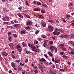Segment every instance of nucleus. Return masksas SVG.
Instances as JSON below:
<instances>
[{"label": "nucleus", "instance_id": "338daca9", "mask_svg": "<svg viewBox=\"0 0 74 74\" xmlns=\"http://www.w3.org/2000/svg\"><path fill=\"white\" fill-rule=\"evenodd\" d=\"M8 72L10 74H11V73H12V71L10 70Z\"/></svg>", "mask_w": 74, "mask_h": 74}, {"label": "nucleus", "instance_id": "2eb2a0df", "mask_svg": "<svg viewBox=\"0 0 74 74\" xmlns=\"http://www.w3.org/2000/svg\"><path fill=\"white\" fill-rule=\"evenodd\" d=\"M17 15H18V16L20 18H23V16L20 13L17 14Z\"/></svg>", "mask_w": 74, "mask_h": 74}, {"label": "nucleus", "instance_id": "6ab92c4d", "mask_svg": "<svg viewBox=\"0 0 74 74\" xmlns=\"http://www.w3.org/2000/svg\"><path fill=\"white\" fill-rule=\"evenodd\" d=\"M7 28H8V29H14V27L13 26H8L7 27Z\"/></svg>", "mask_w": 74, "mask_h": 74}, {"label": "nucleus", "instance_id": "7c9ffc66", "mask_svg": "<svg viewBox=\"0 0 74 74\" xmlns=\"http://www.w3.org/2000/svg\"><path fill=\"white\" fill-rule=\"evenodd\" d=\"M22 68L21 67L19 66L18 68V71H21V70H22Z\"/></svg>", "mask_w": 74, "mask_h": 74}, {"label": "nucleus", "instance_id": "ddd939ff", "mask_svg": "<svg viewBox=\"0 0 74 74\" xmlns=\"http://www.w3.org/2000/svg\"><path fill=\"white\" fill-rule=\"evenodd\" d=\"M41 23L42 26L43 27H46V23L42 22Z\"/></svg>", "mask_w": 74, "mask_h": 74}, {"label": "nucleus", "instance_id": "37998d69", "mask_svg": "<svg viewBox=\"0 0 74 74\" xmlns=\"http://www.w3.org/2000/svg\"><path fill=\"white\" fill-rule=\"evenodd\" d=\"M18 10H22V6H20L18 8Z\"/></svg>", "mask_w": 74, "mask_h": 74}, {"label": "nucleus", "instance_id": "9d476101", "mask_svg": "<svg viewBox=\"0 0 74 74\" xmlns=\"http://www.w3.org/2000/svg\"><path fill=\"white\" fill-rule=\"evenodd\" d=\"M1 53L2 55H3V56H4V55H5V56H6L8 55L7 53L5 51L2 52Z\"/></svg>", "mask_w": 74, "mask_h": 74}, {"label": "nucleus", "instance_id": "e433bc0d", "mask_svg": "<svg viewBox=\"0 0 74 74\" xmlns=\"http://www.w3.org/2000/svg\"><path fill=\"white\" fill-rule=\"evenodd\" d=\"M45 62V65H46V66H47L49 64V63L47 61H46Z\"/></svg>", "mask_w": 74, "mask_h": 74}, {"label": "nucleus", "instance_id": "680f3d73", "mask_svg": "<svg viewBox=\"0 0 74 74\" xmlns=\"http://www.w3.org/2000/svg\"><path fill=\"white\" fill-rule=\"evenodd\" d=\"M38 33H39V31H38V30H37L35 34H37Z\"/></svg>", "mask_w": 74, "mask_h": 74}, {"label": "nucleus", "instance_id": "393cba45", "mask_svg": "<svg viewBox=\"0 0 74 74\" xmlns=\"http://www.w3.org/2000/svg\"><path fill=\"white\" fill-rule=\"evenodd\" d=\"M31 48H32V49H37V48H36V47L35 46H31Z\"/></svg>", "mask_w": 74, "mask_h": 74}, {"label": "nucleus", "instance_id": "5701e85b", "mask_svg": "<svg viewBox=\"0 0 74 74\" xmlns=\"http://www.w3.org/2000/svg\"><path fill=\"white\" fill-rule=\"evenodd\" d=\"M16 48L17 49H18V50H19V49H21V46L19 45H17Z\"/></svg>", "mask_w": 74, "mask_h": 74}, {"label": "nucleus", "instance_id": "423d86ee", "mask_svg": "<svg viewBox=\"0 0 74 74\" xmlns=\"http://www.w3.org/2000/svg\"><path fill=\"white\" fill-rule=\"evenodd\" d=\"M8 39L9 41H10V42H11L12 40H13V38H12V37H11V36L10 35H8Z\"/></svg>", "mask_w": 74, "mask_h": 74}, {"label": "nucleus", "instance_id": "ea45409f", "mask_svg": "<svg viewBox=\"0 0 74 74\" xmlns=\"http://www.w3.org/2000/svg\"><path fill=\"white\" fill-rule=\"evenodd\" d=\"M14 37H18V35H16V34H13Z\"/></svg>", "mask_w": 74, "mask_h": 74}, {"label": "nucleus", "instance_id": "0e129e2a", "mask_svg": "<svg viewBox=\"0 0 74 74\" xmlns=\"http://www.w3.org/2000/svg\"><path fill=\"white\" fill-rule=\"evenodd\" d=\"M28 45L29 47H31L32 46V45L28 43Z\"/></svg>", "mask_w": 74, "mask_h": 74}, {"label": "nucleus", "instance_id": "79ce46f5", "mask_svg": "<svg viewBox=\"0 0 74 74\" xmlns=\"http://www.w3.org/2000/svg\"><path fill=\"white\" fill-rule=\"evenodd\" d=\"M73 3H70L69 4V6L70 7H72V6H73Z\"/></svg>", "mask_w": 74, "mask_h": 74}, {"label": "nucleus", "instance_id": "4c0bfd02", "mask_svg": "<svg viewBox=\"0 0 74 74\" xmlns=\"http://www.w3.org/2000/svg\"><path fill=\"white\" fill-rule=\"evenodd\" d=\"M70 53L71 55H74V51L73 50H72V51H71L70 52Z\"/></svg>", "mask_w": 74, "mask_h": 74}, {"label": "nucleus", "instance_id": "f8f14e48", "mask_svg": "<svg viewBox=\"0 0 74 74\" xmlns=\"http://www.w3.org/2000/svg\"><path fill=\"white\" fill-rule=\"evenodd\" d=\"M15 23H19V20L18 19H16L14 21Z\"/></svg>", "mask_w": 74, "mask_h": 74}, {"label": "nucleus", "instance_id": "a18cd8bd", "mask_svg": "<svg viewBox=\"0 0 74 74\" xmlns=\"http://www.w3.org/2000/svg\"><path fill=\"white\" fill-rule=\"evenodd\" d=\"M34 72L35 73H38V71L35 70H34Z\"/></svg>", "mask_w": 74, "mask_h": 74}, {"label": "nucleus", "instance_id": "a211bd4d", "mask_svg": "<svg viewBox=\"0 0 74 74\" xmlns=\"http://www.w3.org/2000/svg\"><path fill=\"white\" fill-rule=\"evenodd\" d=\"M10 23L9 21L8 22L5 21V22H3V23L4 24H5V25H8L10 24Z\"/></svg>", "mask_w": 74, "mask_h": 74}, {"label": "nucleus", "instance_id": "3c124183", "mask_svg": "<svg viewBox=\"0 0 74 74\" xmlns=\"http://www.w3.org/2000/svg\"><path fill=\"white\" fill-rule=\"evenodd\" d=\"M41 12L42 14H44L45 12V11L44 10H42L41 11Z\"/></svg>", "mask_w": 74, "mask_h": 74}, {"label": "nucleus", "instance_id": "13d9d810", "mask_svg": "<svg viewBox=\"0 0 74 74\" xmlns=\"http://www.w3.org/2000/svg\"><path fill=\"white\" fill-rule=\"evenodd\" d=\"M42 39H41V38H37V40H38V41H41V40H42Z\"/></svg>", "mask_w": 74, "mask_h": 74}, {"label": "nucleus", "instance_id": "bf43d9fd", "mask_svg": "<svg viewBox=\"0 0 74 74\" xmlns=\"http://www.w3.org/2000/svg\"><path fill=\"white\" fill-rule=\"evenodd\" d=\"M67 68L66 67H64L63 69V70H64V71H65L66 70H67Z\"/></svg>", "mask_w": 74, "mask_h": 74}, {"label": "nucleus", "instance_id": "b1692460", "mask_svg": "<svg viewBox=\"0 0 74 74\" xmlns=\"http://www.w3.org/2000/svg\"><path fill=\"white\" fill-rule=\"evenodd\" d=\"M9 46L10 47H13L14 46V44L13 43H11L9 45Z\"/></svg>", "mask_w": 74, "mask_h": 74}, {"label": "nucleus", "instance_id": "58836bf2", "mask_svg": "<svg viewBox=\"0 0 74 74\" xmlns=\"http://www.w3.org/2000/svg\"><path fill=\"white\" fill-rule=\"evenodd\" d=\"M62 58H65V59H67V56L65 55H63L62 56Z\"/></svg>", "mask_w": 74, "mask_h": 74}, {"label": "nucleus", "instance_id": "6e6552de", "mask_svg": "<svg viewBox=\"0 0 74 74\" xmlns=\"http://www.w3.org/2000/svg\"><path fill=\"white\" fill-rule=\"evenodd\" d=\"M55 63H60V60L59 59H56L55 60Z\"/></svg>", "mask_w": 74, "mask_h": 74}, {"label": "nucleus", "instance_id": "052dcab7", "mask_svg": "<svg viewBox=\"0 0 74 74\" xmlns=\"http://www.w3.org/2000/svg\"><path fill=\"white\" fill-rule=\"evenodd\" d=\"M52 38L53 40H56V38H55V36H52Z\"/></svg>", "mask_w": 74, "mask_h": 74}, {"label": "nucleus", "instance_id": "7ed1b4c3", "mask_svg": "<svg viewBox=\"0 0 74 74\" xmlns=\"http://www.w3.org/2000/svg\"><path fill=\"white\" fill-rule=\"evenodd\" d=\"M2 19L3 21H8L10 20V18L9 17L7 16H5L2 18Z\"/></svg>", "mask_w": 74, "mask_h": 74}, {"label": "nucleus", "instance_id": "de8ad7c7", "mask_svg": "<svg viewBox=\"0 0 74 74\" xmlns=\"http://www.w3.org/2000/svg\"><path fill=\"white\" fill-rule=\"evenodd\" d=\"M26 53H27V54H29L30 53H31V52L29 51H26Z\"/></svg>", "mask_w": 74, "mask_h": 74}, {"label": "nucleus", "instance_id": "39448f33", "mask_svg": "<svg viewBox=\"0 0 74 74\" xmlns=\"http://www.w3.org/2000/svg\"><path fill=\"white\" fill-rule=\"evenodd\" d=\"M53 34L56 36H59L60 34V32H53Z\"/></svg>", "mask_w": 74, "mask_h": 74}, {"label": "nucleus", "instance_id": "4d7b16f0", "mask_svg": "<svg viewBox=\"0 0 74 74\" xmlns=\"http://www.w3.org/2000/svg\"><path fill=\"white\" fill-rule=\"evenodd\" d=\"M40 18L41 19H44V16H42V15H40Z\"/></svg>", "mask_w": 74, "mask_h": 74}, {"label": "nucleus", "instance_id": "dca6fc26", "mask_svg": "<svg viewBox=\"0 0 74 74\" xmlns=\"http://www.w3.org/2000/svg\"><path fill=\"white\" fill-rule=\"evenodd\" d=\"M27 25L28 26L32 25V23L30 21L27 22Z\"/></svg>", "mask_w": 74, "mask_h": 74}, {"label": "nucleus", "instance_id": "774afa93", "mask_svg": "<svg viewBox=\"0 0 74 74\" xmlns=\"http://www.w3.org/2000/svg\"><path fill=\"white\" fill-rule=\"evenodd\" d=\"M33 3L35 4H37V3L36 2V1H34L33 2Z\"/></svg>", "mask_w": 74, "mask_h": 74}, {"label": "nucleus", "instance_id": "c9c22d12", "mask_svg": "<svg viewBox=\"0 0 74 74\" xmlns=\"http://www.w3.org/2000/svg\"><path fill=\"white\" fill-rule=\"evenodd\" d=\"M41 37L42 38H46V36L44 35H41Z\"/></svg>", "mask_w": 74, "mask_h": 74}, {"label": "nucleus", "instance_id": "8fccbe9b", "mask_svg": "<svg viewBox=\"0 0 74 74\" xmlns=\"http://www.w3.org/2000/svg\"><path fill=\"white\" fill-rule=\"evenodd\" d=\"M11 56H12V57L13 59H15V56H14V55L12 54Z\"/></svg>", "mask_w": 74, "mask_h": 74}, {"label": "nucleus", "instance_id": "f704fd0d", "mask_svg": "<svg viewBox=\"0 0 74 74\" xmlns=\"http://www.w3.org/2000/svg\"><path fill=\"white\" fill-rule=\"evenodd\" d=\"M59 29H58V28L55 27L54 29L55 31H59Z\"/></svg>", "mask_w": 74, "mask_h": 74}, {"label": "nucleus", "instance_id": "bb28decb", "mask_svg": "<svg viewBox=\"0 0 74 74\" xmlns=\"http://www.w3.org/2000/svg\"><path fill=\"white\" fill-rule=\"evenodd\" d=\"M48 22H50V23H53V20H49L48 21Z\"/></svg>", "mask_w": 74, "mask_h": 74}, {"label": "nucleus", "instance_id": "603ef678", "mask_svg": "<svg viewBox=\"0 0 74 74\" xmlns=\"http://www.w3.org/2000/svg\"><path fill=\"white\" fill-rule=\"evenodd\" d=\"M64 35H60L59 37L60 38H64Z\"/></svg>", "mask_w": 74, "mask_h": 74}, {"label": "nucleus", "instance_id": "1a4fd4ad", "mask_svg": "<svg viewBox=\"0 0 74 74\" xmlns=\"http://www.w3.org/2000/svg\"><path fill=\"white\" fill-rule=\"evenodd\" d=\"M26 30H23L21 32V34H24L25 33H26Z\"/></svg>", "mask_w": 74, "mask_h": 74}, {"label": "nucleus", "instance_id": "5fc2aeb1", "mask_svg": "<svg viewBox=\"0 0 74 74\" xmlns=\"http://www.w3.org/2000/svg\"><path fill=\"white\" fill-rule=\"evenodd\" d=\"M40 67L41 68H42V69H45V67H44V66L42 65H41V66H40Z\"/></svg>", "mask_w": 74, "mask_h": 74}, {"label": "nucleus", "instance_id": "aec40b11", "mask_svg": "<svg viewBox=\"0 0 74 74\" xmlns=\"http://www.w3.org/2000/svg\"><path fill=\"white\" fill-rule=\"evenodd\" d=\"M40 60L41 62H45L46 61V60H45V59L44 58H42L40 59Z\"/></svg>", "mask_w": 74, "mask_h": 74}, {"label": "nucleus", "instance_id": "6e6d98bb", "mask_svg": "<svg viewBox=\"0 0 74 74\" xmlns=\"http://www.w3.org/2000/svg\"><path fill=\"white\" fill-rule=\"evenodd\" d=\"M3 11L4 12H7V10L5 9H4L3 10Z\"/></svg>", "mask_w": 74, "mask_h": 74}, {"label": "nucleus", "instance_id": "a19ab883", "mask_svg": "<svg viewBox=\"0 0 74 74\" xmlns=\"http://www.w3.org/2000/svg\"><path fill=\"white\" fill-rule=\"evenodd\" d=\"M44 43L43 44V46L44 47H47V43Z\"/></svg>", "mask_w": 74, "mask_h": 74}, {"label": "nucleus", "instance_id": "c85d7f7f", "mask_svg": "<svg viewBox=\"0 0 74 74\" xmlns=\"http://www.w3.org/2000/svg\"><path fill=\"white\" fill-rule=\"evenodd\" d=\"M60 46L61 47L60 48H63L64 47V45L63 44H61L60 45Z\"/></svg>", "mask_w": 74, "mask_h": 74}, {"label": "nucleus", "instance_id": "864d4df0", "mask_svg": "<svg viewBox=\"0 0 74 74\" xmlns=\"http://www.w3.org/2000/svg\"><path fill=\"white\" fill-rule=\"evenodd\" d=\"M10 23L12 25H14V21H11Z\"/></svg>", "mask_w": 74, "mask_h": 74}, {"label": "nucleus", "instance_id": "09e8293b", "mask_svg": "<svg viewBox=\"0 0 74 74\" xmlns=\"http://www.w3.org/2000/svg\"><path fill=\"white\" fill-rule=\"evenodd\" d=\"M25 29H26V30H27V29H29V30H30V27H25Z\"/></svg>", "mask_w": 74, "mask_h": 74}, {"label": "nucleus", "instance_id": "4be33fe9", "mask_svg": "<svg viewBox=\"0 0 74 74\" xmlns=\"http://www.w3.org/2000/svg\"><path fill=\"white\" fill-rule=\"evenodd\" d=\"M24 16L26 17V18H30V16H29L28 15L26 14L25 13H24Z\"/></svg>", "mask_w": 74, "mask_h": 74}, {"label": "nucleus", "instance_id": "a878e982", "mask_svg": "<svg viewBox=\"0 0 74 74\" xmlns=\"http://www.w3.org/2000/svg\"><path fill=\"white\" fill-rule=\"evenodd\" d=\"M11 65L12 67H15V63L12 62L11 63Z\"/></svg>", "mask_w": 74, "mask_h": 74}, {"label": "nucleus", "instance_id": "f03ea898", "mask_svg": "<svg viewBox=\"0 0 74 74\" xmlns=\"http://www.w3.org/2000/svg\"><path fill=\"white\" fill-rule=\"evenodd\" d=\"M53 27L51 25H48V29H47V31L48 32H52L53 30Z\"/></svg>", "mask_w": 74, "mask_h": 74}, {"label": "nucleus", "instance_id": "473e14b6", "mask_svg": "<svg viewBox=\"0 0 74 74\" xmlns=\"http://www.w3.org/2000/svg\"><path fill=\"white\" fill-rule=\"evenodd\" d=\"M36 4L37 5H41V3L40 2L38 1L37 2V4Z\"/></svg>", "mask_w": 74, "mask_h": 74}, {"label": "nucleus", "instance_id": "c756f323", "mask_svg": "<svg viewBox=\"0 0 74 74\" xmlns=\"http://www.w3.org/2000/svg\"><path fill=\"white\" fill-rule=\"evenodd\" d=\"M32 51H34V52H38V49H32Z\"/></svg>", "mask_w": 74, "mask_h": 74}, {"label": "nucleus", "instance_id": "49530a36", "mask_svg": "<svg viewBox=\"0 0 74 74\" xmlns=\"http://www.w3.org/2000/svg\"><path fill=\"white\" fill-rule=\"evenodd\" d=\"M36 27H40V25H38V24H36L35 25Z\"/></svg>", "mask_w": 74, "mask_h": 74}, {"label": "nucleus", "instance_id": "412c9836", "mask_svg": "<svg viewBox=\"0 0 74 74\" xmlns=\"http://www.w3.org/2000/svg\"><path fill=\"white\" fill-rule=\"evenodd\" d=\"M61 49L64 51H67L66 48L65 47H63L62 48H61Z\"/></svg>", "mask_w": 74, "mask_h": 74}, {"label": "nucleus", "instance_id": "c03bdc74", "mask_svg": "<svg viewBox=\"0 0 74 74\" xmlns=\"http://www.w3.org/2000/svg\"><path fill=\"white\" fill-rule=\"evenodd\" d=\"M48 42V40H45L44 41V43H45L46 44H47V42Z\"/></svg>", "mask_w": 74, "mask_h": 74}, {"label": "nucleus", "instance_id": "9b49d317", "mask_svg": "<svg viewBox=\"0 0 74 74\" xmlns=\"http://www.w3.org/2000/svg\"><path fill=\"white\" fill-rule=\"evenodd\" d=\"M34 11H40L41 10L40 9H38L37 8H35L34 10Z\"/></svg>", "mask_w": 74, "mask_h": 74}, {"label": "nucleus", "instance_id": "4468645a", "mask_svg": "<svg viewBox=\"0 0 74 74\" xmlns=\"http://www.w3.org/2000/svg\"><path fill=\"white\" fill-rule=\"evenodd\" d=\"M22 45L23 47H27V44L24 42L22 43Z\"/></svg>", "mask_w": 74, "mask_h": 74}, {"label": "nucleus", "instance_id": "f257e3e1", "mask_svg": "<svg viewBox=\"0 0 74 74\" xmlns=\"http://www.w3.org/2000/svg\"><path fill=\"white\" fill-rule=\"evenodd\" d=\"M49 49H50V51L51 52H53L54 50V52H55V53H56V52H57V51H58V49L54 46H49Z\"/></svg>", "mask_w": 74, "mask_h": 74}, {"label": "nucleus", "instance_id": "2f4dec72", "mask_svg": "<svg viewBox=\"0 0 74 74\" xmlns=\"http://www.w3.org/2000/svg\"><path fill=\"white\" fill-rule=\"evenodd\" d=\"M49 45H53V42L52 41H50L49 42Z\"/></svg>", "mask_w": 74, "mask_h": 74}, {"label": "nucleus", "instance_id": "72a5a7b5", "mask_svg": "<svg viewBox=\"0 0 74 74\" xmlns=\"http://www.w3.org/2000/svg\"><path fill=\"white\" fill-rule=\"evenodd\" d=\"M51 67L53 69H55V65H54V64H52L51 65Z\"/></svg>", "mask_w": 74, "mask_h": 74}, {"label": "nucleus", "instance_id": "20e7f679", "mask_svg": "<svg viewBox=\"0 0 74 74\" xmlns=\"http://www.w3.org/2000/svg\"><path fill=\"white\" fill-rule=\"evenodd\" d=\"M13 26L17 28V29H19L21 27V25L19 24H16L13 25Z\"/></svg>", "mask_w": 74, "mask_h": 74}, {"label": "nucleus", "instance_id": "cd10ccee", "mask_svg": "<svg viewBox=\"0 0 74 74\" xmlns=\"http://www.w3.org/2000/svg\"><path fill=\"white\" fill-rule=\"evenodd\" d=\"M58 31L62 33H64V31L62 29H59V30Z\"/></svg>", "mask_w": 74, "mask_h": 74}, {"label": "nucleus", "instance_id": "69168bd1", "mask_svg": "<svg viewBox=\"0 0 74 74\" xmlns=\"http://www.w3.org/2000/svg\"><path fill=\"white\" fill-rule=\"evenodd\" d=\"M74 37V34H73L71 36V38H73V37Z\"/></svg>", "mask_w": 74, "mask_h": 74}, {"label": "nucleus", "instance_id": "f3484780", "mask_svg": "<svg viewBox=\"0 0 74 74\" xmlns=\"http://www.w3.org/2000/svg\"><path fill=\"white\" fill-rule=\"evenodd\" d=\"M48 54H49V55L51 57H53V55L52 54L51 52L49 51L48 52Z\"/></svg>", "mask_w": 74, "mask_h": 74}, {"label": "nucleus", "instance_id": "e2e57ef3", "mask_svg": "<svg viewBox=\"0 0 74 74\" xmlns=\"http://www.w3.org/2000/svg\"><path fill=\"white\" fill-rule=\"evenodd\" d=\"M20 64L21 65V66H24V64H23L21 62L20 63Z\"/></svg>", "mask_w": 74, "mask_h": 74}, {"label": "nucleus", "instance_id": "0eeeda50", "mask_svg": "<svg viewBox=\"0 0 74 74\" xmlns=\"http://www.w3.org/2000/svg\"><path fill=\"white\" fill-rule=\"evenodd\" d=\"M70 37V36L69 35H65L64 36V38H69Z\"/></svg>", "mask_w": 74, "mask_h": 74}]
</instances>
